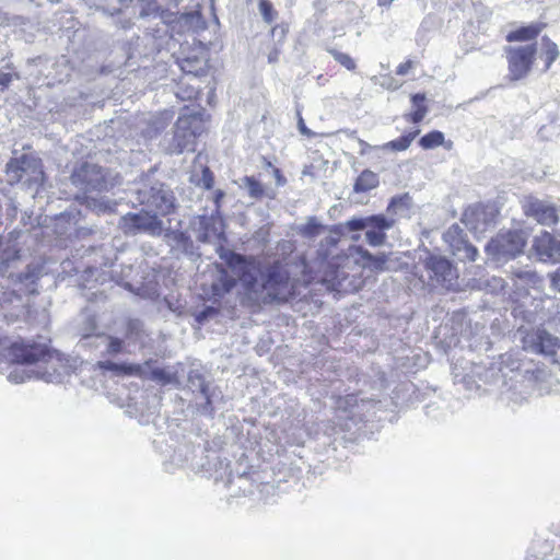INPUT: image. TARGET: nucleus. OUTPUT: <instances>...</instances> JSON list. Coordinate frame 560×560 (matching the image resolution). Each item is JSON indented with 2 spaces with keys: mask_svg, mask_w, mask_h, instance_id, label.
Wrapping results in <instances>:
<instances>
[{
  "mask_svg": "<svg viewBox=\"0 0 560 560\" xmlns=\"http://www.w3.org/2000/svg\"><path fill=\"white\" fill-rule=\"evenodd\" d=\"M148 13L144 10H142L141 13H140V16H145Z\"/></svg>",
  "mask_w": 560,
  "mask_h": 560,
  "instance_id": "obj_53",
  "label": "nucleus"
},
{
  "mask_svg": "<svg viewBox=\"0 0 560 560\" xmlns=\"http://www.w3.org/2000/svg\"><path fill=\"white\" fill-rule=\"evenodd\" d=\"M542 55L545 56L544 71H547L552 65V62L558 58L559 51L557 45L547 37L542 38Z\"/></svg>",
  "mask_w": 560,
  "mask_h": 560,
  "instance_id": "obj_26",
  "label": "nucleus"
},
{
  "mask_svg": "<svg viewBox=\"0 0 560 560\" xmlns=\"http://www.w3.org/2000/svg\"><path fill=\"white\" fill-rule=\"evenodd\" d=\"M287 33V28L284 26H275L271 30V35L273 37H279V39H283Z\"/></svg>",
  "mask_w": 560,
  "mask_h": 560,
  "instance_id": "obj_40",
  "label": "nucleus"
},
{
  "mask_svg": "<svg viewBox=\"0 0 560 560\" xmlns=\"http://www.w3.org/2000/svg\"><path fill=\"white\" fill-rule=\"evenodd\" d=\"M395 220L384 214H374L364 218H352L345 222L343 228L352 232L365 230V240L371 246H382L386 241V231L390 230Z\"/></svg>",
  "mask_w": 560,
  "mask_h": 560,
  "instance_id": "obj_3",
  "label": "nucleus"
},
{
  "mask_svg": "<svg viewBox=\"0 0 560 560\" xmlns=\"http://www.w3.org/2000/svg\"><path fill=\"white\" fill-rule=\"evenodd\" d=\"M258 9L266 23L271 24L276 21L278 13L270 1L259 0Z\"/></svg>",
  "mask_w": 560,
  "mask_h": 560,
  "instance_id": "obj_31",
  "label": "nucleus"
},
{
  "mask_svg": "<svg viewBox=\"0 0 560 560\" xmlns=\"http://www.w3.org/2000/svg\"><path fill=\"white\" fill-rule=\"evenodd\" d=\"M328 52L332 56V58L339 62L341 66H343L348 70H354L355 69V62L354 60L346 52H341L337 49H329Z\"/></svg>",
  "mask_w": 560,
  "mask_h": 560,
  "instance_id": "obj_32",
  "label": "nucleus"
},
{
  "mask_svg": "<svg viewBox=\"0 0 560 560\" xmlns=\"http://www.w3.org/2000/svg\"><path fill=\"white\" fill-rule=\"evenodd\" d=\"M343 225L345 222L329 228V235L324 241L326 245L336 246L341 236H345L347 233L351 232L350 229H346Z\"/></svg>",
  "mask_w": 560,
  "mask_h": 560,
  "instance_id": "obj_28",
  "label": "nucleus"
},
{
  "mask_svg": "<svg viewBox=\"0 0 560 560\" xmlns=\"http://www.w3.org/2000/svg\"><path fill=\"white\" fill-rule=\"evenodd\" d=\"M427 114H428L427 106H419V107H416V109L413 112L405 115V118L415 124H418L425 117Z\"/></svg>",
  "mask_w": 560,
  "mask_h": 560,
  "instance_id": "obj_35",
  "label": "nucleus"
},
{
  "mask_svg": "<svg viewBox=\"0 0 560 560\" xmlns=\"http://www.w3.org/2000/svg\"><path fill=\"white\" fill-rule=\"evenodd\" d=\"M137 200L162 215L168 214L174 209L175 197L162 183L152 185L144 183L137 189Z\"/></svg>",
  "mask_w": 560,
  "mask_h": 560,
  "instance_id": "obj_7",
  "label": "nucleus"
},
{
  "mask_svg": "<svg viewBox=\"0 0 560 560\" xmlns=\"http://www.w3.org/2000/svg\"><path fill=\"white\" fill-rule=\"evenodd\" d=\"M298 127L302 135H305L307 137L313 136V132L305 126L304 120L301 116L299 117Z\"/></svg>",
  "mask_w": 560,
  "mask_h": 560,
  "instance_id": "obj_42",
  "label": "nucleus"
},
{
  "mask_svg": "<svg viewBox=\"0 0 560 560\" xmlns=\"http://www.w3.org/2000/svg\"><path fill=\"white\" fill-rule=\"evenodd\" d=\"M188 385L192 390H199L203 402L201 404V409L203 413H211L212 407H211V394L209 392V386L202 376L201 373L198 371H190L188 375Z\"/></svg>",
  "mask_w": 560,
  "mask_h": 560,
  "instance_id": "obj_18",
  "label": "nucleus"
},
{
  "mask_svg": "<svg viewBox=\"0 0 560 560\" xmlns=\"http://www.w3.org/2000/svg\"><path fill=\"white\" fill-rule=\"evenodd\" d=\"M347 278L343 270L327 271L324 277V281L332 290H340L342 288V281Z\"/></svg>",
  "mask_w": 560,
  "mask_h": 560,
  "instance_id": "obj_30",
  "label": "nucleus"
},
{
  "mask_svg": "<svg viewBox=\"0 0 560 560\" xmlns=\"http://www.w3.org/2000/svg\"><path fill=\"white\" fill-rule=\"evenodd\" d=\"M536 52V44L505 47L511 80H521L529 73Z\"/></svg>",
  "mask_w": 560,
  "mask_h": 560,
  "instance_id": "obj_8",
  "label": "nucleus"
},
{
  "mask_svg": "<svg viewBox=\"0 0 560 560\" xmlns=\"http://www.w3.org/2000/svg\"><path fill=\"white\" fill-rule=\"evenodd\" d=\"M323 228L322 223L315 217H311L300 229V232L304 237L313 238L320 233Z\"/></svg>",
  "mask_w": 560,
  "mask_h": 560,
  "instance_id": "obj_29",
  "label": "nucleus"
},
{
  "mask_svg": "<svg viewBox=\"0 0 560 560\" xmlns=\"http://www.w3.org/2000/svg\"><path fill=\"white\" fill-rule=\"evenodd\" d=\"M534 348L536 352L553 359L560 348V339L546 330H538L534 341Z\"/></svg>",
  "mask_w": 560,
  "mask_h": 560,
  "instance_id": "obj_16",
  "label": "nucleus"
},
{
  "mask_svg": "<svg viewBox=\"0 0 560 560\" xmlns=\"http://www.w3.org/2000/svg\"><path fill=\"white\" fill-rule=\"evenodd\" d=\"M224 196V194L222 191H218L217 195H215V203L217 206L219 207V201L220 199Z\"/></svg>",
  "mask_w": 560,
  "mask_h": 560,
  "instance_id": "obj_46",
  "label": "nucleus"
},
{
  "mask_svg": "<svg viewBox=\"0 0 560 560\" xmlns=\"http://www.w3.org/2000/svg\"><path fill=\"white\" fill-rule=\"evenodd\" d=\"M382 7H388L394 0H377Z\"/></svg>",
  "mask_w": 560,
  "mask_h": 560,
  "instance_id": "obj_45",
  "label": "nucleus"
},
{
  "mask_svg": "<svg viewBox=\"0 0 560 560\" xmlns=\"http://www.w3.org/2000/svg\"><path fill=\"white\" fill-rule=\"evenodd\" d=\"M444 142V135L441 131L434 130L424 135L420 140L419 144L424 150L434 149L442 145Z\"/></svg>",
  "mask_w": 560,
  "mask_h": 560,
  "instance_id": "obj_27",
  "label": "nucleus"
},
{
  "mask_svg": "<svg viewBox=\"0 0 560 560\" xmlns=\"http://www.w3.org/2000/svg\"><path fill=\"white\" fill-rule=\"evenodd\" d=\"M413 67V63L411 60H408L404 63H400L398 67H397V74L399 75H405L408 73V71Z\"/></svg>",
  "mask_w": 560,
  "mask_h": 560,
  "instance_id": "obj_39",
  "label": "nucleus"
},
{
  "mask_svg": "<svg viewBox=\"0 0 560 560\" xmlns=\"http://www.w3.org/2000/svg\"><path fill=\"white\" fill-rule=\"evenodd\" d=\"M485 215H486V213H485L483 209L476 208V209L465 212L464 221L466 222L467 225H470L471 229L477 231V230H479V226L477 224H474L472 219H476L477 221H479L481 218H485Z\"/></svg>",
  "mask_w": 560,
  "mask_h": 560,
  "instance_id": "obj_33",
  "label": "nucleus"
},
{
  "mask_svg": "<svg viewBox=\"0 0 560 560\" xmlns=\"http://www.w3.org/2000/svg\"><path fill=\"white\" fill-rule=\"evenodd\" d=\"M523 208L527 217L535 219L540 224L551 225L558 221L557 210L548 201L530 198Z\"/></svg>",
  "mask_w": 560,
  "mask_h": 560,
  "instance_id": "obj_13",
  "label": "nucleus"
},
{
  "mask_svg": "<svg viewBox=\"0 0 560 560\" xmlns=\"http://www.w3.org/2000/svg\"><path fill=\"white\" fill-rule=\"evenodd\" d=\"M551 285L560 292V268L550 275Z\"/></svg>",
  "mask_w": 560,
  "mask_h": 560,
  "instance_id": "obj_41",
  "label": "nucleus"
},
{
  "mask_svg": "<svg viewBox=\"0 0 560 560\" xmlns=\"http://www.w3.org/2000/svg\"><path fill=\"white\" fill-rule=\"evenodd\" d=\"M276 174H277V180H278V183L280 184L281 176L279 175V171H278V170L276 171Z\"/></svg>",
  "mask_w": 560,
  "mask_h": 560,
  "instance_id": "obj_52",
  "label": "nucleus"
},
{
  "mask_svg": "<svg viewBox=\"0 0 560 560\" xmlns=\"http://www.w3.org/2000/svg\"><path fill=\"white\" fill-rule=\"evenodd\" d=\"M145 363H148V368L145 369L147 376H142L143 378L154 381L162 386L180 385L177 370L174 366L150 368V361H147Z\"/></svg>",
  "mask_w": 560,
  "mask_h": 560,
  "instance_id": "obj_15",
  "label": "nucleus"
},
{
  "mask_svg": "<svg viewBox=\"0 0 560 560\" xmlns=\"http://www.w3.org/2000/svg\"><path fill=\"white\" fill-rule=\"evenodd\" d=\"M533 249L541 261L560 259V241L555 240L548 232L534 238Z\"/></svg>",
  "mask_w": 560,
  "mask_h": 560,
  "instance_id": "obj_14",
  "label": "nucleus"
},
{
  "mask_svg": "<svg viewBox=\"0 0 560 560\" xmlns=\"http://www.w3.org/2000/svg\"><path fill=\"white\" fill-rule=\"evenodd\" d=\"M199 119L191 115H182L175 122L174 142L178 152L189 149L197 136Z\"/></svg>",
  "mask_w": 560,
  "mask_h": 560,
  "instance_id": "obj_12",
  "label": "nucleus"
},
{
  "mask_svg": "<svg viewBox=\"0 0 560 560\" xmlns=\"http://www.w3.org/2000/svg\"><path fill=\"white\" fill-rule=\"evenodd\" d=\"M357 140L358 144L360 145V155H366L371 150H381V145H371L370 143L359 138Z\"/></svg>",
  "mask_w": 560,
  "mask_h": 560,
  "instance_id": "obj_37",
  "label": "nucleus"
},
{
  "mask_svg": "<svg viewBox=\"0 0 560 560\" xmlns=\"http://www.w3.org/2000/svg\"><path fill=\"white\" fill-rule=\"evenodd\" d=\"M91 337H92V335H91L90 332H84V334L82 335V339H81V341H86V340H89Z\"/></svg>",
  "mask_w": 560,
  "mask_h": 560,
  "instance_id": "obj_48",
  "label": "nucleus"
},
{
  "mask_svg": "<svg viewBox=\"0 0 560 560\" xmlns=\"http://www.w3.org/2000/svg\"><path fill=\"white\" fill-rule=\"evenodd\" d=\"M234 284L235 278L230 276L225 269L215 266L214 279L211 283L212 294L220 298L230 292Z\"/></svg>",
  "mask_w": 560,
  "mask_h": 560,
  "instance_id": "obj_20",
  "label": "nucleus"
},
{
  "mask_svg": "<svg viewBox=\"0 0 560 560\" xmlns=\"http://www.w3.org/2000/svg\"><path fill=\"white\" fill-rule=\"evenodd\" d=\"M542 27L539 24H530L528 26L521 27L513 32H510L506 36L508 42H528L535 39Z\"/></svg>",
  "mask_w": 560,
  "mask_h": 560,
  "instance_id": "obj_21",
  "label": "nucleus"
},
{
  "mask_svg": "<svg viewBox=\"0 0 560 560\" xmlns=\"http://www.w3.org/2000/svg\"><path fill=\"white\" fill-rule=\"evenodd\" d=\"M240 187L246 189L250 198L259 199L264 196L262 185L252 176L242 178Z\"/></svg>",
  "mask_w": 560,
  "mask_h": 560,
  "instance_id": "obj_25",
  "label": "nucleus"
},
{
  "mask_svg": "<svg viewBox=\"0 0 560 560\" xmlns=\"http://www.w3.org/2000/svg\"><path fill=\"white\" fill-rule=\"evenodd\" d=\"M119 226L126 234L131 235L147 233L156 236L163 230L162 221L158 219L156 214H150L143 210L138 213L129 212L121 217Z\"/></svg>",
  "mask_w": 560,
  "mask_h": 560,
  "instance_id": "obj_9",
  "label": "nucleus"
},
{
  "mask_svg": "<svg viewBox=\"0 0 560 560\" xmlns=\"http://www.w3.org/2000/svg\"><path fill=\"white\" fill-rule=\"evenodd\" d=\"M362 257L366 259L376 269H383L386 262L384 256H373L368 250H362Z\"/></svg>",
  "mask_w": 560,
  "mask_h": 560,
  "instance_id": "obj_36",
  "label": "nucleus"
},
{
  "mask_svg": "<svg viewBox=\"0 0 560 560\" xmlns=\"http://www.w3.org/2000/svg\"><path fill=\"white\" fill-rule=\"evenodd\" d=\"M510 273L514 284L520 288H537L542 283L540 276L527 267H512Z\"/></svg>",
  "mask_w": 560,
  "mask_h": 560,
  "instance_id": "obj_17",
  "label": "nucleus"
},
{
  "mask_svg": "<svg viewBox=\"0 0 560 560\" xmlns=\"http://www.w3.org/2000/svg\"><path fill=\"white\" fill-rule=\"evenodd\" d=\"M118 2L124 7H128L132 2V0H118Z\"/></svg>",
  "mask_w": 560,
  "mask_h": 560,
  "instance_id": "obj_47",
  "label": "nucleus"
},
{
  "mask_svg": "<svg viewBox=\"0 0 560 560\" xmlns=\"http://www.w3.org/2000/svg\"><path fill=\"white\" fill-rule=\"evenodd\" d=\"M95 338L101 340L106 346L105 353L108 355H115L122 352L124 340L117 337L107 336L104 334L95 335Z\"/></svg>",
  "mask_w": 560,
  "mask_h": 560,
  "instance_id": "obj_24",
  "label": "nucleus"
},
{
  "mask_svg": "<svg viewBox=\"0 0 560 560\" xmlns=\"http://www.w3.org/2000/svg\"><path fill=\"white\" fill-rule=\"evenodd\" d=\"M350 238L353 242H358L361 238V235L357 233V234L351 235Z\"/></svg>",
  "mask_w": 560,
  "mask_h": 560,
  "instance_id": "obj_49",
  "label": "nucleus"
},
{
  "mask_svg": "<svg viewBox=\"0 0 560 560\" xmlns=\"http://www.w3.org/2000/svg\"><path fill=\"white\" fill-rule=\"evenodd\" d=\"M527 234L523 231H506L499 233L486 246V252L493 259L509 260L523 253Z\"/></svg>",
  "mask_w": 560,
  "mask_h": 560,
  "instance_id": "obj_5",
  "label": "nucleus"
},
{
  "mask_svg": "<svg viewBox=\"0 0 560 560\" xmlns=\"http://www.w3.org/2000/svg\"><path fill=\"white\" fill-rule=\"evenodd\" d=\"M91 324H92V330H94V329H95V324H94V322H93V320H91Z\"/></svg>",
  "mask_w": 560,
  "mask_h": 560,
  "instance_id": "obj_54",
  "label": "nucleus"
},
{
  "mask_svg": "<svg viewBox=\"0 0 560 560\" xmlns=\"http://www.w3.org/2000/svg\"><path fill=\"white\" fill-rule=\"evenodd\" d=\"M424 94H415L411 97L412 104L415 107L424 106L422 103L424 101Z\"/></svg>",
  "mask_w": 560,
  "mask_h": 560,
  "instance_id": "obj_43",
  "label": "nucleus"
},
{
  "mask_svg": "<svg viewBox=\"0 0 560 560\" xmlns=\"http://www.w3.org/2000/svg\"><path fill=\"white\" fill-rule=\"evenodd\" d=\"M506 282L501 277H491L487 280L486 287L491 293H499L504 290Z\"/></svg>",
  "mask_w": 560,
  "mask_h": 560,
  "instance_id": "obj_34",
  "label": "nucleus"
},
{
  "mask_svg": "<svg viewBox=\"0 0 560 560\" xmlns=\"http://www.w3.org/2000/svg\"><path fill=\"white\" fill-rule=\"evenodd\" d=\"M429 284L435 289L455 290L457 287V268L445 257L430 255L424 260Z\"/></svg>",
  "mask_w": 560,
  "mask_h": 560,
  "instance_id": "obj_6",
  "label": "nucleus"
},
{
  "mask_svg": "<svg viewBox=\"0 0 560 560\" xmlns=\"http://www.w3.org/2000/svg\"><path fill=\"white\" fill-rule=\"evenodd\" d=\"M10 82V75L9 74H2L0 77V84L3 86H7Z\"/></svg>",
  "mask_w": 560,
  "mask_h": 560,
  "instance_id": "obj_44",
  "label": "nucleus"
},
{
  "mask_svg": "<svg viewBox=\"0 0 560 560\" xmlns=\"http://www.w3.org/2000/svg\"><path fill=\"white\" fill-rule=\"evenodd\" d=\"M98 366L105 371H113L117 374L125 375H136V376H147V368L148 363L144 364H126V363H115L112 361H101L98 362Z\"/></svg>",
  "mask_w": 560,
  "mask_h": 560,
  "instance_id": "obj_19",
  "label": "nucleus"
},
{
  "mask_svg": "<svg viewBox=\"0 0 560 560\" xmlns=\"http://www.w3.org/2000/svg\"><path fill=\"white\" fill-rule=\"evenodd\" d=\"M232 268L235 276H237L245 287V289L255 294L256 299L266 301L270 300H282L288 293V282L285 277L281 273L271 272L267 278L261 277L257 279L252 271L249 266L246 264L243 256L229 252L225 255H221Z\"/></svg>",
  "mask_w": 560,
  "mask_h": 560,
  "instance_id": "obj_2",
  "label": "nucleus"
},
{
  "mask_svg": "<svg viewBox=\"0 0 560 560\" xmlns=\"http://www.w3.org/2000/svg\"><path fill=\"white\" fill-rule=\"evenodd\" d=\"M8 182L13 185L25 178L28 185L44 183V171L39 159L32 154H22L7 164Z\"/></svg>",
  "mask_w": 560,
  "mask_h": 560,
  "instance_id": "obj_4",
  "label": "nucleus"
},
{
  "mask_svg": "<svg viewBox=\"0 0 560 560\" xmlns=\"http://www.w3.org/2000/svg\"><path fill=\"white\" fill-rule=\"evenodd\" d=\"M215 313H217V311L213 307L208 306L203 311L199 312L196 315V319L199 323H202V322L207 320L209 317H211L212 315H214Z\"/></svg>",
  "mask_w": 560,
  "mask_h": 560,
  "instance_id": "obj_38",
  "label": "nucleus"
},
{
  "mask_svg": "<svg viewBox=\"0 0 560 560\" xmlns=\"http://www.w3.org/2000/svg\"><path fill=\"white\" fill-rule=\"evenodd\" d=\"M419 132H420V130L417 129L407 135H404L402 137H400L396 140H392L387 143H384L380 148H381V150L405 151L410 147L411 142L419 135Z\"/></svg>",
  "mask_w": 560,
  "mask_h": 560,
  "instance_id": "obj_23",
  "label": "nucleus"
},
{
  "mask_svg": "<svg viewBox=\"0 0 560 560\" xmlns=\"http://www.w3.org/2000/svg\"><path fill=\"white\" fill-rule=\"evenodd\" d=\"M378 175L371 170H364L357 178L353 190L355 192H365L377 187Z\"/></svg>",
  "mask_w": 560,
  "mask_h": 560,
  "instance_id": "obj_22",
  "label": "nucleus"
},
{
  "mask_svg": "<svg viewBox=\"0 0 560 560\" xmlns=\"http://www.w3.org/2000/svg\"><path fill=\"white\" fill-rule=\"evenodd\" d=\"M276 57H277V52H275V55L270 54L269 55V61H273L276 59Z\"/></svg>",
  "mask_w": 560,
  "mask_h": 560,
  "instance_id": "obj_51",
  "label": "nucleus"
},
{
  "mask_svg": "<svg viewBox=\"0 0 560 560\" xmlns=\"http://www.w3.org/2000/svg\"><path fill=\"white\" fill-rule=\"evenodd\" d=\"M137 326H138V323H136V322L129 323V329H135V328H137Z\"/></svg>",
  "mask_w": 560,
  "mask_h": 560,
  "instance_id": "obj_50",
  "label": "nucleus"
},
{
  "mask_svg": "<svg viewBox=\"0 0 560 560\" xmlns=\"http://www.w3.org/2000/svg\"><path fill=\"white\" fill-rule=\"evenodd\" d=\"M445 243L448 245L453 255L460 260L475 261L478 250L472 246L458 224L451 225L443 234Z\"/></svg>",
  "mask_w": 560,
  "mask_h": 560,
  "instance_id": "obj_11",
  "label": "nucleus"
},
{
  "mask_svg": "<svg viewBox=\"0 0 560 560\" xmlns=\"http://www.w3.org/2000/svg\"><path fill=\"white\" fill-rule=\"evenodd\" d=\"M62 368L60 354L46 347H33L26 350L21 362L15 364L8 380L21 384L28 380H43L47 383L57 382Z\"/></svg>",
  "mask_w": 560,
  "mask_h": 560,
  "instance_id": "obj_1",
  "label": "nucleus"
},
{
  "mask_svg": "<svg viewBox=\"0 0 560 560\" xmlns=\"http://www.w3.org/2000/svg\"><path fill=\"white\" fill-rule=\"evenodd\" d=\"M72 183L85 191L104 190L108 188V180L104 170L91 163L82 164L71 176Z\"/></svg>",
  "mask_w": 560,
  "mask_h": 560,
  "instance_id": "obj_10",
  "label": "nucleus"
}]
</instances>
